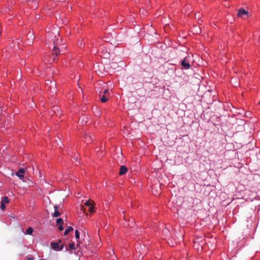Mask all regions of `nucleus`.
Listing matches in <instances>:
<instances>
[{
	"instance_id": "f257e3e1",
	"label": "nucleus",
	"mask_w": 260,
	"mask_h": 260,
	"mask_svg": "<svg viewBox=\"0 0 260 260\" xmlns=\"http://www.w3.org/2000/svg\"><path fill=\"white\" fill-rule=\"evenodd\" d=\"M49 43L52 42L53 44V48L52 50V55L57 56L60 53H64L63 45L61 44V39L60 38L58 32L55 30L54 33L48 34Z\"/></svg>"
},
{
	"instance_id": "f03ea898",
	"label": "nucleus",
	"mask_w": 260,
	"mask_h": 260,
	"mask_svg": "<svg viewBox=\"0 0 260 260\" xmlns=\"http://www.w3.org/2000/svg\"><path fill=\"white\" fill-rule=\"evenodd\" d=\"M249 141L246 145L247 147H249L250 151H246V157L247 159L246 165H248L251 162L252 159L254 161L257 159L256 152L255 151L253 150L255 146V143L253 142V139L251 136H249Z\"/></svg>"
},
{
	"instance_id": "7ed1b4c3",
	"label": "nucleus",
	"mask_w": 260,
	"mask_h": 260,
	"mask_svg": "<svg viewBox=\"0 0 260 260\" xmlns=\"http://www.w3.org/2000/svg\"><path fill=\"white\" fill-rule=\"evenodd\" d=\"M194 242V247L197 250L200 248L202 249L203 246L205 244V239L201 237H196L193 241Z\"/></svg>"
},
{
	"instance_id": "20e7f679",
	"label": "nucleus",
	"mask_w": 260,
	"mask_h": 260,
	"mask_svg": "<svg viewBox=\"0 0 260 260\" xmlns=\"http://www.w3.org/2000/svg\"><path fill=\"white\" fill-rule=\"evenodd\" d=\"M190 59L189 56H186L181 61V66L184 69H188L190 68Z\"/></svg>"
},
{
	"instance_id": "39448f33",
	"label": "nucleus",
	"mask_w": 260,
	"mask_h": 260,
	"mask_svg": "<svg viewBox=\"0 0 260 260\" xmlns=\"http://www.w3.org/2000/svg\"><path fill=\"white\" fill-rule=\"evenodd\" d=\"M59 243H61V240H59L58 242H52L51 245L54 250H61L63 248V244H61L59 245Z\"/></svg>"
},
{
	"instance_id": "423d86ee",
	"label": "nucleus",
	"mask_w": 260,
	"mask_h": 260,
	"mask_svg": "<svg viewBox=\"0 0 260 260\" xmlns=\"http://www.w3.org/2000/svg\"><path fill=\"white\" fill-rule=\"evenodd\" d=\"M25 173V169L23 168H20L16 172V175L19 177L20 179H22L24 178L23 174Z\"/></svg>"
},
{
	"instance_id": "0eeeda50",
	"label": "nucleus",
	"mask_w": 260,
	"mask_h": 260,
	"mask_svg": "<svg viewBox=\"0 0 260 260\" xmlns=\"http://www.w3.org/2000/svg\"><path fill=\"white\" fill-rule=\"evenodd\" d=\"M34 34L33 32H31L30 31L29 32V33L27 34V43L29 45H31L32 43V40L34 39L33 37Z\"/></svg>"
},
{
	"instance_id": "6e6552de",
	"label": "nucleus",
	"mask_w": 260,
	"mask_h": 260,
	"mask_svg": "<svg viewBox=\"0 0 260 260\" xmlns=\"http://www.w3.org/2000/svg\"><path fill=\"white\" fill-rule=\"evenodd\" d=\"M99 96L102 102L105 103L108 101V96L102 93V92L100 91Z\"/></svg>"
},
{
	"instance_id": "1a4fd4ad",
	"label": "nucleus",
	"mask_w": 260,
	"mask_h": 260,
	"mask_svg": "<svg viewBox=\"0 0 260 260\" xmlns=\"http://www.w3.org/2000/svg\"><path fill=\"white\" fill-rule=\"evenodd\" d=\"M127 171V169L124 166H121L120 167L119 174L120 175H123L125 174Z\"/></svg>"
},
{
	"instance_id": "9d476101",
	"label": "nucleus",
	"mask_w": 260,
	"mask_h": 260,
	"mask_svg": "<svg viewBox=\"0 0 260 260\" xmlns=\"http://www.w3.org/2000/svg\"><path fill=\"white\" fill-rule=\"evenodd\" d=\"M73 228L71 226H68L67 229L65 230L64 232V235H67L69 232L73 231Z\"/></svg>"
},
{
	"instance_id": "9b49d317",
	"label": "nucleus",
	"mask_w": 260,
	"mask_h": 260,
	"mask_svg": "<svg viewBox=\"0 0 260 260\" xmlns=\"http://www.w3.org/2000/svg\"><path fill=\"white\" fill-rule=\"evenodd\" d=\"M2 203L4 204H7L9 203V199L7 197L2 198Z\"/></svg>"
},
{
	"instance_id": "f8f14e48",
	"label": "nucleus",
	"mask_w": 260,
	"mask_h": 260,
	"mask_svg": "<svg viewBox=\"0 0 260 260\" xmlns=\"http://www.w3.org/2000/svg\"><path fill=\"white\" fill-rule=\"evenodd\" d=\"M244 15V8H241L238 14H237V16L238 17H242L243 15Z\"/></svg>"
},
{
	"instance_id": "ddd939ff",
	"label": "nucleus",
	"mask_w": 260,
	"mask_h": 260,
	"mask_svg": "<svg viewBox=\"0 0 260 260\" xmlns=\"http://www.w3.org/2000/svg\"><path fill=\"white\" fill-rule=\"evenodd\" d=\"M34 231L33 229L31 227L28 228L26 231V234L28 235H31Z\"/></svg>"
},
{
	"instance_id": "4468645a",
	"label": "nucleus",
	"mask_w": 260,
	"mask_h": 260,
	"mask_svg": "<svg viewBox=\"0 0 260 260\" xmlns=\"http://www.w3.org/2000/svg\"><path fill=\"white\" fill-rule=\"evenodd\" d=\"M60 215V213L58 211H54V212L52 215V216L54 217H58Z\"/></svg>"
},
{
	"instance_id": "2eb2a0df",
	"label": "nucleus",
	"mask_w": 260,
	"mask_h": 260,
	"mask_svg": "<svg viewBox=\"0 0 260 260\" xmlns=\"http://www.w3.org/2000/svg\"><path fill=\"white\" fill-rule=\"evenodd\" d=\"M63 223V220L61 218L57 219V220H56L57 224L60 225V224H62Z\"/></svg>"
},
{
	"instance_id": "dca6fc26",
	"label": "nucleus",
	"mask_w": 260,
	"mask_h": 260,
	"mask_svg": "<svg viewBox=\"0 0 260 260\" xmlns=\"http://www.w3.org/2000/svg\"><path fill=\"white\" fill-rule=\"evenodd\" d=\"M85 205L88 207H90L91 205H92V203L91 201L88 200L85 203Z\"/></svg>"
},
{
	"instance_id": "f3484780",
	"label": "nucleus",
	"mask_w": 260,
	"mask_h": 260,
	"mask_svg": "<svg viewBox=\"0 0 260 260\" xmlns=\"http://www.w3.org/2000/svg\"><path fill=\"white\" fill-rule=\"evenodd\" d=\"M169 233H170V232H169V231L168 230V229H164V230H163V234H164V235H165V236H166V237L169 236Z\"/></svg>"
},
{
	"instance_id": "a211bd4d",
	"label": "nucleus",
	"mask_w": 260,
	"mask_h": 260,
	"mask_svg": "<svg viewBox=\"0 0 260 260\" xmlns=\"http://www.w3.org/2000/svg\"><path fill=\"white\" fill-rule=\"evenodd\" d=\"M88 211L90 212V213H93L94 212V208H93V205H91L90 207H88Z\"/></svg>"
},
{
	"instance_id": "6ab92c4d",
	"label": "nucleus",
	"mask_w": 260,
	"mask_h": 260,
	"mask_svg": "<svg viewBox=\"0 0 260 260\" xmlns=\"http://www.w3.org/2000/svg\"><path fill=\"white\" fill-rule=\"evenodd\" d=\"M102 93L105 95H107L108 96L109 95V91L108 89H105Z\"/></svg>"
},
{
	"instance_id": "aec40b11",
	"label": "nucleus",
	"mask_w": 260,
	"mask_h": 260,
	"mask_svg": "<svg viewBox=\"0 0 260 260\" xmlns=\"http://www.w3.org/2000/svg\"><path fill=\"white\" fill-rule=\"evenodd\" d=\"M91 141H92V138H91V136H87L86 137V142L87 143H89Z\"/></svg>"
},
{
	"instance_id": "412c9836",
	"label": "nucleus",
	"mask_w": 260,
	"mask_h": 260,
	"mask_svg": "<svg viewBox=\"0 0 260 260\" xmlns=\"http://www.w3.org/2000/svg\"><path fill=\"white\" fill-rule=\"evenodd\" d=\"M80 235L79 232L78 230L75 231V237L76 239H78L79 238Z\"/></svg>"
},
{
	"instance_id": "4be33fe9",
	"label": "nucleus",
	"mask_w": 260,
	"mask_h": 260,
	"mask_svg": "<svg viewBox=\"0 0 260 260\" xmlns=\"http://www.w3.org/2000/svg\"><path fill=\"white\" fill-rule=\"evenodd\" d=\"M69 248L71 250L75 249V246L74 243H71L69 245Z\"/></svg>"
},
{
	"instance_id": "5701e85b",
	"label": "nucleus",
	"mask_w": 260,
	"mask_h": 260,
	"mask_svg": "<svg viewBox=\"0 0 260 260\" xmlns=\"http://www.w3.org/2000/svg\"><path fill=\"white\" fill-rule=\"evenodd\" d=\"M1 209L2 210H4L6 209L5 204L1 202Z\"/></svg>"
},
{
	"instance_id": "b1692460",
	"label": "nucleus",
	"mask_w": 260,
	"mask_h": 260,
	"mask_svg": "<svg viewBox=\"0 0 260 260\" xmlns=\"http://www.w3.org/2000/svg\"><path fill=\"white\" fill-rule=\"evenodd\" d=\"M250 115H251V112H248L245 113V117L246 116V117H248L250 116Z\"/></svg>"
},
{
	"instance_id": "393cba45",
	"label": "nucleus",
	"mask_w": 260,
	"mask_h": 260,
	"mask_svg": "<svg viewBox=\"0 0 260 260\" xmlns=\"http://www.w3.org/2000/svg\"><path fill=\"white\" fill-rule=\"evenodd\" d=\"M62 224H60L59 225V227H58V230L60 231H63V228L62 225Z\"/></svg>"
},
{
	"instance_id": "a878e982",
	"label": "nucleus",
	"mask_w": 260,
	"mask_h": 260,
	"mask_svg": "<svg viewBox=\"0 0 260 260\" xmlns=\"http://www.w3.org/2000/svg\"><path fill=\"white\" fill-rule=\"evenodd\" d=\"M152 193L154 194H156V190L154 189V188L153 187L152 188Z\"/></svg>"
},
{
	"instance_id": "bb28decb",
	"label": "nucleus",
	"mask_w": 260,
	"mask_h": 260,
	"mask_svg": "<svg viewBox=\"0 0 260 260\" xmlns=\"http://www.w3.org/2000/svg\"><path fill=\"white\" fill-rule=\"evenodd\" d=\"M27 260H34V258L32 256L28 257Z\"/></svg>"
},
{
	"instance_id": "cd10ccee",
	"label": "nucleus",
	"mask_w": 260,
	"mask_h": 260,
	"mask_svg": "<svg viewBox=\"0 0 260 260\" xmlns=\"http://www.w3.org/2000/svg\"><path fill=\"white\" fill-rule=\"evenodd\" d=\"M54 211H58V207L57 206H55L54 207Z\"/></svg>"
},
{
	"instance_id": "c85d7f7f",
	"label": "nucleus",
	"mask_w": 260,
	"mask_h": 260,
	"mask_svg": "<svg viewBox=\"0 0 260 260\" xmlns=\"http://www.w3.org/2000/svg\"><path fill=\"white\" fill-rule=\"evenodd\" d=\"M248 13V12L245 10V15H246L247 17H249Z\"/></svg>"
},
{
	"instance_id": "c756f323",
	"label": "nucleus",
	"mask_w": 260,
	"mask_h": 260,
	"mask_svg": "<svg viewBox=\"0 0 260 260\" xmlns=\"http://www.w3.org/2000/svg\"><path fill=\"white\" fill-rule=\"evenodd\" d=\"M82 43H78V45L80 46V47H81L82 46Z\"/></svg>"
},
{
	"instance_id": "7c9ffc66",
	"label": "nucleus",
	"mask_w": 260,
	"mask_h": 260,
	"mask_svg": "<svg viewBox=\"0 0 260 260\" xmlns=\"http://www.w3.org/2000/svg\"><path fill=\"white\" fill-rule=\"evenodd\" d=\"M121 212H122V213L123 214H124V211H123L122 209H121Z\"/></svg>"
},
{
	"instance_id": "2f4dec72",
	"label": "nucleus",
	"mask_w": 260,
	"mask_h": 260,
	"mask_svg": "<svg viewBox=\"0 0 260 260\" xmlns=\"http://www.w3.org/2000/svg\"><path fill=\"white\" fill-rule=\"evenodd\" d=\"M123 219H124V220H126V219H125V215H123Z\"/></svg>"
},
{
	"instance_id": "473e14b6",
	"label": "nucleus",
	"mask_w": 260,
	"mask_h": 260,
	"mask_svg": "<svg viewBox=\"0 0 260 260\" xmlns=\"http://www.w3.org/2000/svg\"><path fill=\"white\" fill-rule=\"evenodd\" d=\"M55 59H56L55 57H53V60H55Z\"/></svg>"
},
{
	"instance_id": "72a5a7b5",
	"label": "nucleus",
	"mask_w": 260,
	"mask_h": 260,
	"mask_svg": "<svg viewBox=\"0 0 260 260\" xmlns=\"http://www.w3.org/2000/svg\"><path fill=\"white\" fill-rule=\"evenodd\" d=\"M39 260H44V259H40Z\"/></svg>"
}]
</instances>
